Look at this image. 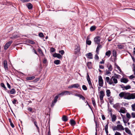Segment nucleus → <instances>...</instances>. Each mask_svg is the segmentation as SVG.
<instances>
[{
  "instance_id": "obj_24",
  "label": "nucleus",
  "mask_w": 135,
  "mask_h": 135,
  "mask_svg": "<svg viewBox=\"0 0 135 135\" xmlns=\"http://www.w3.org/2000/svg\"><path fill=\"white\" fill-rule=\"evenodd\" d=\"M106 95L107 97H109L110 95L111 92L110 91L109 89H107L106 91Z\"/></svg>"
},
{
  "instance_id": "obj_59",
  "label": "nucleus",
  "mask_w": 135,
  "mask_h": 135,
  "mask_svg": "<svg viewBox=\"0 0 135 135\" xmlns=\"http://www.w3.org/2000/svg\"><path fill=\"white\" fill-rule=\"evenodd\" d=\"M29 42L31 44H35L34 41L30 40L29 41Z\"/></svg>"
},
{
  "instance_id": "obj_26",
  "label": "nucleus",
  "mask_w": 135,
  "mask_h": 135,
  "mask_svg": "<svg viewBox=\"0 0 135 135\" xmlns=\"http://www.w3.org/2000/svg\"><path fill=\"white\" fill-rule=\"evenodd\" d=\"M1 86L2 87L4 88V90L6 91V90H7V89L6 87L5 86L4 84L3 83H1L0 84Z\"/></svg>"
},
{
  "instance_id": "obj_40",
  "label": "nucleus",
  "mask_w": 135,
  "mask_h": 135,
  "mask_svg": "<svg viewBox=\"0 0 135 135\" xmlns=\"http://www.w3.org/2000/svg\"><path fill=\"white\" fill-rule=\"evenodd\" d=\"M79 97L84 100H85V98L81 94H80Z\"/></svg>"
},
{
  "instance_id": "obj_55",
  "label": "nucleus",
  "mask_w": 135,
  "mask_h": 135,
  "mask_svg": "<svg viewBox=\"0 0 135 135\" xmlns=\"http://www.w3.org/2000/svg\"><path fill=\"white\" fill-rule=\"evenodd\" d=\"M94 58L96 60H98L99 59V57L96 54L95 55Z\"/></svg>"
},
{
  "instance_id": "obj_4",
  "label": "nucleus",
  "mask_w": 135,
  "mask_h": 135,
  "mask_svg": "<svg viewBox=\"0 0 135 135\" xmlns=\"http://www.w3.org/2000/svg\"><path fill=\"white\" fill-rule=\"evenodd\" d=\"M100 37L99 36H97L94 38V41L95 44H99L100 42Z\"/></svg>"
},
{
  "instance_id": "obj_51",
  "label": "nucleus",
  "mask_w": 135,
  "mask_h": 135,
  "mask_svg": "<svg viewBox=\"0 0 135 135\" xmlns=\"http://www.w3.org/2000/svg\"><path fill=\"white\" fill-rule=\"evenodd\" d=\"M17 102V100L15 99H14L12 101V102L13 104H18V103L17 102L16 103V102Z\"/></svg>"
},
{
  "instance_id": "obj_60",
  "label": "nucleus",
  "mask_w": 135,
  "mask_h": 135,
  "mask_svg": "<svg viewBox=\"0 0 135 135\" xmlns=\"http://www.w3.org/2000/svg\"><path fill=\"white\" fill-rule=\"evenodd\" d=\"M114 77H116L117 78H118L119 76H120L118 74H114Z\"/></svg>"
},
{
  "instance_id": "obj_3",
  "label": "nucleus",
  "mask_w": 135,
  "mask_h": 135,
  "mask_svg": "<svg viewBox=\"0 0 135 135\" xmlns=\"http://www.w3.org/2000/svg\"><path fill=\"white\" fill-rule=\"evenodd\" d=\"M99 85L100 86L102 87L103 86V80L102 77L101 75L99 76Z\"/></svg>"
},
{
  "instance_id": "obj_61",
  "label": "nucleus",
  "mask_w": 135,
  "mask_h": 135,
  "mask_svg": "<svg viewBox=\"0 0 135 135\" xmlns=\"http://www.w3.org/2000/svg\"><path fill=\"white\" fill-rule=\"evenodd\" d=\"M108 83L110 85L112 84L113 83V82L112 81V79H110L109 82Z\"/></svg>"
},
{
  "instance_id": "obj_44",
  "label": "nucleus",
  "mask_w": 135,
  "mask_h": 135,
  "mask_svg": "<svg viewBox=\"0 0 135 135\" xmlns=\"http://www.w3.org/2000/svg\"><path fill=\"white\" fill-rule=\"evenodd\" d=\"M9 46L8 45H7V44L6 43L4 46V49L5 50H6L8 47Z\"/></svg>"
},
{
  "instance_id": "obj_62",
  "label": "nucleus",
  "mask_w": 135,
  "mask_h": 135,
  "mask_svg": "<svg viewBox=\"0 0 135 135\" xmlns=\"http://www.w3.org/2000/svg\"><path fill=\"white\" fill-rule=\"evenodd\" d=\"M135 77V76H134L133 75H132L129 76V78L130 79H132L134 78Z\"/></svg>"
},
{
  "instance_id": "obj_64",
  "label": "nucleus",
  "mask_w": 135,
  "mask_h": 135,
  "mask_svg": "<svg viewBox=\"0 0 135 135\" xmlns=\"http://www.w3.org/2000/svg\"><path fill=\"white\" fill-rule=\"evenodd\" d=\"M131 115L133 118H135V112H132L131 114Z\"/></svg>"
},
{
  "instance_id": "obj_50",
  "label": "nucleus",
  "mask_w": 135,
  "mask_h": 135,
  "mask_svg": "<svg viewBox=\"0 0 135 135\" xmlns=\"http://www.w3.org/2000/svg\"><path fill=\"white\" fill-rule=\"evenodd\" d=\"M88 84L90 86V88H92V89H93V87L92 86V83H91V81H89V82H88Z\"/></svg>"
},
{
  "instance_id": "obj_5",
  "label": "nucleus",
  "mask_w": 135,
  "mask_h": 135,
  "mask_svg": "<svg viewBox=\"0 0 135 135\" xmlns=\"http://www.w3.org/2000/svg\"><path fill=\"white\" fill-rule=\"evenodd\" d=\"M70 93L68 91H64L63 92L58 94L59 95L63 96L64 95H70Z\"/></svg>"
},
{
  "instance_id": "obj_46",
  "label": "nucleus",
  "mask_w": 135,
  "mask_h": 135,
  "mask_svg": "<svg viewBox=\"0 0 135 135\" xmlns=\"http://www.w3.org/2000/svg\"><path fill=\"white\" fill-rule=\"evenodd\" d=\"M91 41L90 40H86V44L88 45H90L91 44Z\"/></svg>"
},
{
  "instance_id": "obj_49",
  "label": "nucleus",
  "mask_w": 135,
  "mask_h": 135,
  "mask_svg": "<svg viewBox=\"0 0 135 135\" xmlns=\"http://www.w3.org/2000/svg\"><path fill=\"white\" fill-rule=\"evenodd\" d=\"M55 51V49L53 47L51 48L50 49V52H54Z\"/></svg>"
},
{
  "instance_id": "obj_28",
  "label": "nucleus",
  "mask_w": 135,
  "mask_h": 135,
  "mask_svg": "<svg viewBox=\"0 0 135 135\" xmlns=\"http://www.w3.org/2000/svg\"><path fill=\"white\" fill-rule=\"evenodd\" d=\"M35 78V77L34 76L28 77L26 78V79L27 80H31Z\"/></svg>"
},
{
  "instance_id": "obj_45",
  "label": "nucleus",
  "mask_w": 135,
  "mask_h": 135,
  "mask_svg": "<svg viewBox=\"0 0 135 135\" xmlns=\"http://www.w3.org/2000/svg\"><path fill=\"white\" fill-rule=\"evenodd\" d=\"M125 89L127 90L131 88V86L129 85H128L125 86Z\"/></svg>"
},
{
  "instance_id": "obj_21",
  "label": "nucleus",
  "mask_w": 135,
  "mask_h": 135,
  "mask_svg": "<svg viewBox=\"0 0 135 135\" xmlns=\"http://www.w3.org/2000/svg\"><path fill=\"white\" fill-rule=\"evenodd\" d=\"M73 88H80V85L79 84L76 83L73 84Z\"/></svg>"
},
{
  "instance_id": "obj_56",
  "label": "nucleus",
  "mask_w": 135,
  "mask_h": 135,
  "mask_svg": "<svg viewBox=\"0 0 135 135\" xmlns=\"http://www.w3.org/2000/svg\"><path fill=\"white\" fill-rule=\"evenodd\" d=\"M39 37H44V35L41 32H40L39 34Z\"/></svg>"
},
{
  "instance_id": "obj_54",
  "label": "nucleus",
  "mask_w": 135,
  "mask_h": 135,
  "mask_svg": "<svg viewBox=\"0 0 135 135\" xmlns=\"http://www.w3.org/2000/svg\"><path fill=\"white\" fill-rule=\"evenodd\" d=\"M59 53H60L61 55H63L65 53L64 51L63 50H62L59 51Z\"/></svg>"
},
{
  "instance_id": "obj_33",
  "label": "nucleus",
  "mask_w": 135,
  "mask_h": 135,
  "mask_svg": "<svg viewBox=\"0 0 135 135\" xmlns=\"http://www.w3.org/2000/svg\"><path fill=\"white\" fill-rule=\"evenodd\" d=\"M54 63L56 65L59 64L60 63V60H55L54 61Z\"/></svg>"
},
{
  "instance_id": "obj_31",
  "label": "nucleus",
  "mask_w": 135,
  "mask_h": 135,
  "mask_svg": "<svg viewBox=\"0 0 135 135\" xmlns=\"http://www.w3.org/2000/svg\"><path fill=\"white\" fill-rule=\"evenodd\" d=\"M114 78V76H112V79H113V80L114 84H116L118 83L117 80Z\"/></svg>"
},
{
  "instance_id": "obj_13",
  "label": "nucleus",
  "mask_w": 135,
  "mask_h": 135,
  "mask_svg": "<svg viewBox=\"0 0 135 135\" xmlns=\"http://www.w3.org/2000/svg\"><path fill=\"white\" fill-rule=\"evenodd\" d=\"M102 47V46L100 44H98L96 50V52L97 54H99V49H100Z\"/></svg>"
},
{
  "instance_id": "obj_29",
  "label": "nucleus",
  "mask_w": 135,
  "mask_h": 135,
  "mask_svg": "<svg viewBox=\"0 0 135 135\" xmlns=\"http://www.w3.org/2000/svg\"><path fill=\"white\" fill-rule=\"evenodd\" d=\"M111 54V51L110 50H108L105 53V55L108 56L109 57Z\"/></svg>"
},
{
  "instance_id": "obj_63",
  "label": "nucleus",
  "mask_w": 135,
  "mask_h": 135,
  "mask_svg": "<svg viewBox=\"0 0 135 135\" xmlns=\"http://www.w3.org/2000/svg\"><path fill=\"white\" fill-rule=\"evenodd\" d=\"M133 71L134 72V75H135V65L134 64H133Z\"/></svg>"
},
{
  "instance_id": "obj_48",
  "label": "nucleus",
  "mask_w": 135,
  "mask_h": 135,
  "mask_svg": "<svg viewBox=\"0 0 135 135\" xmlns=\"http://www.w3.org/2000/svg\"><path fill=\"white\" fill-rule=\"evenodd\" d=\"M105 71H106V74L107 75H108V76H109V75H109V74L111 75V72H110V71H109L108 70H107V69H106L105 70Z\"/></svg>"
},
{
  "instance_id": "obj_19",
  "label": "nucleus",
  "mask_w": 135,
  "mask_h": 135,
  "mask_svg": "<svg viewBox=\"0 0 135 135\" xmlns=\"http://www.w3.org/2000/svg\"><path fill=\"white\" fill-rule=\"evenodd\" d=\"M62 118V121L65 122L67 121L68 120L67 117L65 115H63Z\"/></svg>"
},
{
  "instance_id": "obj_43",
  "label": "nucleus",
  "mask_w": 135,
  "mask_h": 135,
  "mask_svg": "<svg viewBox=\"0 0 135 135\" xmlns=\"http://www.w3.org/2000/svg\"><path fill=\"white\" fill-rule=\"evenodd\" d=\"M126 116L127 118H128V119H130L131 118V116L130 114L128 113H127L126 114Z\"/></svg>"
},
{
  "instance_id": "obj_12",
  "label": "nucleus",
  "mask_w": 135,
  "mask_h": 135,
  "mask_svg": "<svg viewBox=\"0 0 135 135\" xmlns=\"http://www.w3.org/2000/svg\"><path fill=\"white\" fill-rule=\"evenodd\" d=\"M85 56L88 59H92L93 58V55L91 52L87 54H86Z\"/></svg>"
},
{
  "instance_id": "obj_30",
  "label": "nucleus",
  "mask_w": 135,
  "mask_h": 135,
  "mask_svg": "<svg viewBox=\"0 0 135 135\" xmlns=\"http://www.w3.org/2000/svg\"><path fill=\"white\" fill-rule=\"evenodd\" d=\"M96 29V27L95 26H91L90 28V30L91 31H93L95 30Z\"/></svg>"
},
{
  "instance_id": "obj_32",
  "label": "nucleus",
  "mask_w": 135,
  "mask_h": 135,
  "mask_svg": "<svg viewBox=\"0 0 135 135\" xmlns=\"http://www.w3.org/2000/svg\"><path fill=\"white\" fill-rule=\"evenodd\" d=\"M105 95L104 93L103 90H101L100 91L99 97H104Z\"/></svg>"
},
{
  "instance_id": "obj_1",
  "label": "nucleus",
  "mask_w": 135,
  "mask_h": 135,
  "mask_svg": "<svg viewBox=\"0 0 135 135\" xmlns=\"http://www.w3.org/2000/svg\"><path fill=\"white\" fill-rule=\"evenodd\" d=\"M135 99V93H130L127 92V99L131 100Z\"/></svg>"
},
{
  "instance_id": "obj_41",
  "label": "nucleus",
  "mask_w": 135,
  "mask_h": 135,
  "mask_svg": "<svg viewBox=\"0 0 135 135\" xmlns=\"http://www.w3.org/2000/svg\"><path fill=\"white\" fill-rule=\"evenodd\" d=\"M129 119H128L127 118H126L125 119V120H124V119H123V122L125 124V125L126 126V124L129 121Z\"/></svg>"
},
{
  "instance_id": "obj_9",
  "label": "nucleus",
  "mask_w": 135,
  "mask_h": 135,
  "mask_svg": "<svg viewBox=\"0 0 135 135\" xmlns=\"http://www.w3.org/2000/svg\"><path fill=\"white\" fill-rule=\"evenodd\" d=\"M59 96L58 95H56L55 98H54V100L52 102V104L51 105V106H53L54 105L55 103L57 101V100Z\"/></svg>"
},
{
  "instance_id": "obj_35",
  "label": "nucleus",
  "mask_w": 135,
  "mask_h": 135,
  "mask_svg": "<svg viewBox=\"0 0 135 135\" xmlns=\"http://www.w3.org/2000/svg\"><path fill=\"white\" fill-rule=\"evenodd\" d=\"M119 49H121L124 47V46L122 44H118L117 45Z\"/></svg>"
},
{
  "instance_id": "obj_2",
  "label": "nucleus",
  "mask_w": 135,
  "mask_h": 135,
  "mask_svg": "<svg viewBox=\"0 0 135 135\" xmlns=\"http://www.w3.org/2000/svg\"><path fill=\"white\" fill-rule=\"evenodd\" d=\"M127 92H122L119 94V96L121 98H123L125 99H127Z\"/></svg>"
},
{
  "instance_id": "obj_8",
  "label": "nucleus",
  "mask_w": 135,
  "mask_h": 135,
  "mask_svg": "<svg viewBox=\"0 0 135 135\" xmlns=\"http://www.w3.org/2000/svg\"><path fill=\"white\" fill-rule=\"evenodd\" d=\"M111 117V120L112 122H114L116 119V116L115 114L112 115V113H110Z\"/></svg>"
},
{
  "instance_id": "obj_7",
  "label": "nucleus",
  "mask_w": 135,
  "mask_h": 135,
  "mask_svg": "<svg viewBox=\"0 0 135 135\" xmlns=\"http://www.w3.org/2000/svg\"><path fill=\"white\" fill-rule=\"evenodd\" d=\"M80 48L79 46L76 45L75 47L74 54L76 55L80 51Z\"/></svg>"
},
{
  "instance_id": "obj_25",
  "label": "nucleus",
  "mask_w": 135,
  "mask_h": 135,
  "mask_svg": "<svg viewBox=\"0 0 135 135\" xmlns=\"http://www.w3.org/2000/svg\"><path fill=\"white\" fill-rule=\"evenodd\" d=\"M126 109L124 108H121L120 110L119 111V112L122 113H126Z\"/></svg>"
},
{
  "instance_id": "obj_10",
  "label": "nucleus",
  "mask_w": 135,
  "mask_h": 135,
  "mask_svg": "<svg viewBox=\"0 0 135 135\" xmlns=\"http://www.w3.org/2000/svg\"><path fill=\"white\" fill-rule=\"evenodd\" d=\"M53 56L54 57H57L59 59H60L62 58V56L59 54L55 53L53 55Z\"/></svg>"
},
{
  "instance_id": "obj_57",
  "label": "nucleus",
  "mask_w": 135,
  "mask_h": 135,
  "mask_svg": "<svg viewBox=\"0 0 135 135\" xmlns=\"http://www.w3.org/2000/svg\"><path fill=\"white\" fill-rule=\"evenodd\" d=\"M39 80V78H37L34 79L33 81V82H34V83H36Z\"/></svg>"
},
{
  "instance_id": "obj_6",
  "label": "nucleus",
  "mask_w": 135,
  "mask_h": 135,
  "mask_svg": "<svg viewBox=\"0 0 135 135\" xmlns=\"http://www.w3.org/2000/svg\"><path fill=\"white\" fill-rule=\"evenodd\" d=\"M6 92L9 94H15L16 93V91L14 88L12 89L11 90H8L7 89Z\"/></svg>"
},
{
  "instance_id": "obj_34",
  "label": "nucleus",
  "mask_w": 135,
  "mask_h": 135,
  "mask_svg": "<svg viewBox=\"0 0 135 135\" xmlns=\"http://www.w3.org/2000/svg\"><path fill=\"white\" fill-rule=\"evenodd\" d=\"M92 102L93 103V106L95 107V106L96 105V104L95 101V100L94 98H92Z\"/></svg>"
},
{
  "instance_id": "obj_36",
  "label": "nucleus",
  "mask_w": 135,
  "mask_h": 135,
  "mask_svg": "<svg viewBox=\"0 0 135 135\" xmlns=\"http://www.w3.org/2000/svg\"><path fill=\"white\" fill-rule=\"evenodd\" d=\"M87 76L86 77L87 80L88 81V82H89V81H91L90 78L89 76V75L88 73L87 74Z\"/></svg>"
},
{
  "instance_id": "obj_37",
  "label": "nucleus",
  "mask_w": 135,
  "mask_h": 135,
  "mask_svg": "<svg viewBox=\"0 0 135 135\" xmlns=\"http://www.w3.org/2000/svg\"><path fill=\"white\" fill-rule=\"evenodd\" d=\"M112 52L113 56L115 57H116L117 56V52L115 50H113Z\"/></svg>"
},
{
  "instance_id": "obj_20",
  "label": "nucleus",
  "mask_w": 135,
  "mask_h": 135,
  "mask_svg": "<svg viewBox=\"0 0 135 135\" xmlns=\"http://www.w3.org/2000/svg\"><path fill=\"white\" fill-rule=\"evenodd\" d=\"M128 81V79L125 78H124L120 80L121 82L123 83H127Z\"/></svg>"
},
{
  "instance_id": "obj_23",
  "label": "nucleus",
  "mask_w": 135,
  "mask_h": 135,
  "mask_svg": "<svg viewBox=\"0 0 135 135\" xmlns=\"http://www.w3.org/2000/svg\"><path fill=\"white\" fill-rule=\"evenodd\" d=\"M18 37V36L17 35V34L14 33L11 38H16Z\"/></svg>"
},
{
  "instance_id": "obj_22",
  "label": "nucleus",
  "mask_w": 135,
  "mask_h": 135,
  "mask_svg": "<svg viewBox=\"0 0 135 135\" xmlns=\"http://www.w3.org/2000/svg\"><path fill=\"white\" fill-rule=\"evenodd\" d=\"M114 108L116 109H117L119 108L120 107V105L118 103H116V104L114 105L113 106Z\"/></svg>"
},
{
  "instance_id": "obj_47",
  "label": "nucleus",
  "mask_w": 135,
  "mask_h": 135,
  "mask_svg": "<svg viewBox=\"0 0 135 135\" xmlns=\"http://www.w3.org/2000/svg\"><path fill=\"white\" fill-rule=\"evenodd\" d=\"M12 42L13 41L12 40L9 41L6 43L7 45H8L9 46H10Z\"/></svg>"
},
{
  "instance_id": "obj_27",
  "label": "nucleus",
  "mask_w": 135,
  "mask_h": 135,
  "mask_svg": "<svg viewBox=\"0 0 135 135\" xmlns=\"http://www.w3.org/2000/svg\"><path fill=\"white\" fill-rule=\"evenodd\" d=\"M34 124L35 126L36 127L37 131L38 132H40V129L39 127H38L37 125V123L36 122H34Z\"/></svg>"
},
{
  "instance_id": "obj_39",
  "label": "nucleus",
  "mask_w": 135,
  "mask_h": 135,
  "mask_svg": "<svg viewBox=\"0 0 135 135\" xmlns=\"http://www.w3.org/2000/svg\"><path fill=\"white\" fill-rule=\"evenodd\" d=\"M79 97L84 100H85V98L81 94H80Z\"/></svg>"
},
{
  "instance_id": "obj_42",
  "label": "nucleus",
  "mask_w": 135,
  "mask_h": 135,
  "mask_svg": "<svg viewBox=\"0 0 135 135\" xmlns=\"http://www.w3.org/2000/svg\"><path fill=\"white\" fill-rule=\"evenodd\" d=\"M83 89L84 90H86L87 89V88L86 86L85 85H83L82 86Z\"/></svg>"
},
{
  "instance_id": "obj_58",
  "label": "nucleus",
  "mask_w": 135,
  "mask_h": 135,
  "mask_svg": "<svg viewBox=\"0 0 135 135\" xmlns=\"http://www.w3.org/2000/svg\"><path fill=\"white\" fill-rule=\"evenodd\" d=\"M112 129L113 131L115 130L118 131V129L117 128V126H115L114 127H112Z\"/></svg>"
},
{
  "instance_id": "obj_16",
  "label": "nucleus",
  "mask_w": 135,
  "mask_h": 135,
  "mask_svg": "<svg viewBox=\"0 0 135 135\" xmlns=\"http://www.w3.org/2000/svg\"><path fill=\"white\" fill-rule=\"evenodd\" d=\"M26 6L29 10L32 9L33 8L32 5L30 3H27L26 5Z\"/></svg>"
},
{
  "instance_id": "obj_38",
  "label": "nucleus",
  "mask_w": 135,
  "mask_h": 135,
  "mask_svg": "<svg viewBox=\"0 0 135 135\" xmlns=\"http://www.w3.org/2000/svg\"><path fill=\"white\" fill-rule=\"evenodd\" d=\"M132 110L133 111H135V103H134L131 105Z\"/></svg>"
},
{
  "instance_id": "obj_14",
  "label": "nucleus",
  "mask_w": 135,
  "mask_h": 135,
  "mask_svg": "<svg viewBox=\"0 0 135 135\" xmlns=\"http://www.w3.org/2000/svg\"><path fill=\"white\" fill-rule=\"evenodd\" d=\"M107 67L108 68V70L109 71H111L113 69L112 65L108 63L107 65Z\"/></svg>"
},
{
  "instance_id": "obj_17",
  "label": "nucleus",
  "mask_w": 135,
  "mask_h": 135,
  "mask_svg": "<svg viewBox=\"0 0 135 135\" xmlns=\"http://www.w3.org/2000/svg\"><path fill=\"white\" fill-rule=\"evenodd\" d=\"M125 132L126 133L128 134L131 135H132V133L131 132V131L128 128L126 127L124 128Z\"/></svg>"
},
{
  "instance_id": "obj_53",
  "label": "nucleus",
  "mask_w": 135,
  "mask_h": 135,
  "mask_svg": "<svg viewBox=\"0 0 135 135\" xmlns=\"http://www.w3.org/2000/svg\"><path fill=\"white\" fill-rule=\"evenodd\" d=\"M21 2L23 3L29 2L30 0H20Z\"/></svg>"
},
{
  "instance_id": "obj_18",
  "label": "nucleus",
  "mask_w": 135,
  "mask_h": 135,
  "mask_svg": "<svg viewBox=\"0 0 135 135\" xmlns=\"http://www.w3.org/2000/svg\"><path fill=\"white\" fill-rule=\"evenodd\" d=\"M70 123L71 126H74L76 124V122L73 119H71L70 120Z\"/></svg>"
},
{
  "instance_id": "obj_11",
  "label": "nucleus",
  "mask_w": 135,
  "mask_h": 135,
  "mask_svg": "<svg viewBox=\"0 0 135 135\" xmlns=\"http://www.w3.org/2000/svg\"><path fill=\"white\" fill-rule=\"evenodd\" d=\"M3 65L5 70H8V68L7 66V62L6 60H4V61Z\"/></svg>"
},
{
  "instance_id": "obj_52",
  "label": "nucleus",
  "mask_w": 135,
  "mask_h": 135,
  "mask_svg": "<svg viewBox=\"0 0 135 135\" xmlns=\"http://www.w3.org/2000/svg\"><path fill=\"white\" fill-rule=\"evenodd\" d=\"M109 123V122H108L107 123V124L106 125L105 128V130H108V124Z\"/></svg>"
},
{
  "instance_id": "obj_15",
  "label": "nucleus",
  "mask_w": 135,
  "mask_h": 135,
  "mask_svg": "<svg viewBox=\"0 0 135 135\" xmlns=\"http://www.w3.org/2000/svg\"><path fill=\"white\" fill-rule=\"evenodd\" d=\"M118 131L119 130H124V129L123 127L121 124H118L117 125Z\"/></svg>"
}]
</instances>
